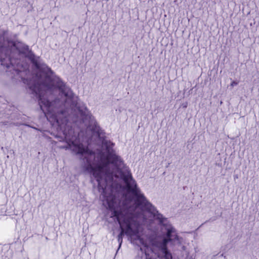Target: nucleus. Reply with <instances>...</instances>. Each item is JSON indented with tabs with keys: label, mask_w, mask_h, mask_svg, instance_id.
<instances>
[{
	"label": "nucleus",
	"mask_w": 259,
	"mask_h": 259,
	"mask_svg": "<svg viewBox=\"0 0 259 259\" xmlns=\"http://www.w3.org/2000/svg\"><path fill=\"white\" fill-rule=\"evenodd\" d=\"M75 103L56 100L52 104L45 102V116L53 125L58 126L62 133L66 147L83 160V169L92 175L98 182L101 194L123 192V188L116 182L120 177L123 181L126 192L133 194L141 200L144 195L138 188L128 168L113 149L114 144L105 139V133L84 104L78 105V97Z\"/></svg>",
	"instance_id": "1"
},
{
	"label": "nucleus",
	"mask_w": 259,
	"mask_h": 259,
	"mask_svg": "<svg viewBox=\"0 0 259 259\" xmlns=\"http://www.w3.org/2000/svg\"><path fill=\"white\" fill-rule=\"evenodd\" d=\"M139 199L133 194L123 192L113 194H101L103 204L112 211L111 217H115L121 229L117 236L118 249L125 234L132 239L139 240L144 247L149 243L160 251L165 259H172L168 251L167 244L174 247L182 244L183 238L178 235L176 229L167 219L159 213L144 196Z\"/></svg>",
	"instance_id": "2"
},
{
	"label": "nucleus",
	"mask_w": 259,
	"mask_h": 259,
	"mask_svg": "<svg viewBox=\"0 0 259 259\" xmlns=\"http://www.w3.org/2000/svg\"><path fill=\"white\" fill-rule=\"evenodd\" d=\"M4 42H11L9 45L13 47L0 45L1 65L7 68H13L12 73L19 75L28 84L32 94L38 98L40 108L45 115L47 111L46 101L52 104L57 100L65 98L67 104L75 103L76 97L72 90L51 68L40 63L39 57L35 56L27 45L20 41Z\"/></svg>",
	"instance_id": "3"
},
{
	"label": "nucleus",
	"mask_w": 259,
	"mask_h": 259,
	"mask_svg": "<svg viewBox=\"0 0 259 259\" xmlns=\"http://www.w3.org/2000/svg\"><path fill=\"white\" fill-rule=\"evenodd\" d=\"M238 84V81H233L230 84V85L232 87H233L235 85H236Z\"/></svg>",
	"instance_id": "4"
},
{
	"label": "nucleus",
	"mask_w": 259,
	"mask_h": 259,
	"mask_svg": "<svg viewBox=\"0 0 259 259\" xmlns=\"http://www.w3.org/2000/svg\"><path fill=\"white\" fill-rule=\"evenodd\" d=\"M182 248L183 249H185V247L184 246H183Z\"/></svg>",
	"instance_id": "5"
},
{
	"label": "nucleus",
	"mask_w": 259,
	"mask_h": 259,
	"mask_svg": "<svg viewBox=\"0 0 259 259\" xmlns=\"http://www.w3.org/2000/svg\"><path fill=\"white\" fill-rule=\"evenodd\" d=\"M184 107H187V105H184Z\"/></svg>",
	"instance_id": "6"
},
{
	"label": "nucleus",
	"mask_w": 259,
	"mask_h": 259,
	"mask_svg": "<svg viewBox=\"0 0 259 259\" xmlns=\"http://www.w3.org/2000/svg\"><path fill=\"white\" fill-rule=\"evenodd\" d=\"M184 107H187V105H184Z\"/></svg>",
	"instance_id": "7"
},
{
	"label": "nucleus",
	"mask_w": 259,
	"mask_h": 259,
	"mask_svg": "<svg viewBox=\"0 0 259 259\" xmlns=\"http://www.w3.org/2000/svg\"><path fill=\"white\" fill-rule=\"evenodd\" d=\"M4 124H5V125L7 124L6 122H4Z\"/></svg>",
	"instance_id": "8"
},
{
	"label": "nucleus",
	"mask_w": 259,
	"mask_h": 259,
	"mask_svg": "<svg viewBox=\"0 0 259 259\" xmlns=\"http://www.w3.org/2000/svg\"><path fill=\"white\" fill-rule=\"evenodd\" d=\"M187 259H192V258H191V257H190V258H187Z\"/></svg>",
	"instance_id": "9"
}]
</instances>
